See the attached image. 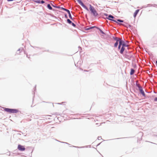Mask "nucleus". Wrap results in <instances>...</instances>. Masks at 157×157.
Listing matches in <instances>:
<instances>
[{
    "label": "nucleus",
    "mask_w": 157,
    "mask_h": 157,
    "mask_svg": "<svg viewBox=\"0 0 157 157\" xmlns=\"http://www.w3.org/2000/svg\"><path fill=\"white\" fill-rule=\"evenodd\" d=\"M90 10L91 13L93 14L94 17H96L98 15L96 10L94 9V7L92 6L91 5H90Z\"/></svg>",
    "instance_id": "1"
},
{
    "label": "nucleus",
    "mask_w": 157,
    "mask_h": 157,
    "mask_svg": "<svg viewBox=\"0 0 157 157\" xmlns=\"http://www.w3.org/2000/svg\"><path fill=\"white\" fill-rule=\"evenodd\" d=\"M114 18V17L111 14L109 15L108 16V17H106V18L109 19V20L113 21L117 23V22L116 20L114 19H113Z\"/></svg>",
    "instance_id": "3"
},
{
    "label": "nucleus",
    "mask_w": 157,
    "mask_h": 157,
    "mask_svg": "<svg viewBox=\"0 0 157 157\" xmlns=\"http://www.w3.org/2000/svg\"><path fill=\"white\" fill-rule=\"evenodd\" d=\"M134 72H135V70L134 69L132 68L131 69L130 74L131 75H132L134 73Z\"/></svg>",
    "instance_id": "13"
},
{
    "label": "nucleus",
    "mask_w": 157,
    "mask_h": 157,
    "mask_svg": "<svg viewBox=\"0 0 157 157\" xmlns=\"http://www.w3.org/2000/svg\"><path fill=\"white\" fill-rule=\"evenodd\" d=\"M64 16H65V17L66 18H67V17H67V14H65Z\"/></svg>",
    "instance_id": "32"
},
{
    "label": "nucleus",
    "mask_w": 157,
    "mask_h": 157,
    "mask_svg": "<svg viewBox=\"0 0 157 157\" xmlns=\"http://www.w3.org/2000/svg\"><path fill=\"white\" fill-rule=\"evenodd\" d=\"M66 11L67 12L68 14L71 13L70 11L69 10H67H67Z\"/></svg>",
    "instance_id": "28"
},
{
    "label": "nucleus",
    "mask_w": 157,
    "mask_h": 157,
    "mask_svg": "<svg viewBox=\"0 0 157 157\" xmlns=\"http://www.w3.org/2000/svg\"><path fill=\"white\" fill-rule=\"evenodd\" d=\"M117 21H118L120 22H122L123 23V22H124L123 20L120 19H117Z\"/></svg>",
    "instance_id": "18"
},
{
    "label": "nucleus",
    "mask_w": 157,
    "mask_h": 157,
    "mask_svg": "<svg viewBox=\"0 0 157 157\" xmlns=\"http://www.w3.org/2000/svg\"><path fill=\"white\" fill-rule=\"evenodd\" d=\"M71 24L72 26L74 27H75L76 26V25L74 23L72 22V23Z\"/></svg>",
    "instance_id": "22"
},
{
    "label": "nucleus",
    "mask_w": 157,
    "mask_h": 157,
    "mask_svg": "<svg viewBox=\"0 0 157 157\" xmlns=\"http://www.w3.org/2000/svg\"><path fill=\"white\" fill-rule=\"evenodd\" d=\"M118 44V42H116L114 44V47L116 48L117 47V46Z\"/></svg>",
    "instance_id": "20"
},
{
    "label": "nucleus",
    "mask_w": 157,
    "mask_h": 157,
    "mask_svg": "<svg viewBox=\"0 0 157 157\" xmlns=\"http://www.w3.org/2000/svg\"><path fill=\"white\" fill-rule=\"evenodd\" d=\"M66 11L67 12L68 14L71 13L70 11L69 10H67H67Z\"/></svg>",
    "instance_id": "29"
},
{
    "label": "nucleus",
    "mask_w": 157,
    "mask_h": 157,
    "mask_svg": "<svg viewBox=\"0 0 157 157\" xmlns=\"http://www.w3.org/2000/svg\"><path fill=\"white\" fill-rule=\"evenodd\" d=\"M120 44L121 45L124 47H127L128 45L127 44L124 42V41L122 39L121 40H120Z\"/></svg>",
    "instance_id": "5"
},
{
    "label": "nucleus",
    "mask_w": 157,
    "mask_h": 157,
    "mask_svg": "<svg viewBox=\"0 0 157 157\" xmlns=\"http://www.w3.org/2000/svg\"><path fill=\"white\" fill-rule=\"evenodd\" d=\"M61 10H64V11H66V10H67V9H65V8H63V7H62L61 8Z\"/></svg>",
    "instance_id": "25"
},
{
    "label": "nucleus",
    "mask_w": 157,
    "mask_h": 157,
    "mask_svg": "<svg viewBox=\"0 0 157 157\" xmlns=\"http://www.w3.org/2000/svg\"><path fill=\"white\" fill-rule=\"evenodd\" d=\"M84 71H87L86 70H84Z\"/></svg>",
    "instance_id": "36"
},
{
    "label": "nucleus",
    "mask_w": 157,
    "mask_h": 157,
    "mask_svg": "<svg viewBox=\"0 0 157 157\" xmlns=\"http://www.w3.org/2000/svg\"><path fill=\"white\" fill-rule=\"evenodd\" d=\"M34 2L36 3H40V0H36L34 1Z\"/></svg>",
    "instance_id": "19"
},
{
    "label": "nucleus",
    "mask_w": 157,
    "mask_h": 157,
    "mask_svg": "<svg viewBox=\"0 0 157 157\" xmlns=\"http://www.w3.org/2000/svg\"><path fill=\"white\" fill-rule=\"evenodd\" d=\"M105 15L106 16H108V14L106 13H105Z\"/></svg>",
    "instance_id": "37"
},
{
    "label": "nucleus",
    "mask_w": 157,
    "mask_h": 157,
    "mask_svg": "<svg viewBox=\"0 0 157 157\" xmlns=\"http://www.w3.org/2000/svg\"><path fill=\"white\" fill-rule=\"evenodd\" d=\"M129 26L130 27H131V25H129Z\"/></svg>",
    "instance_id": "40"
},
{
    "label": "nucleus",
    "mask_w": 157,
    "mask_h": 157,
    "mask_svg": "<svg viewBox=\"0 0 157 157\" xmlns=\"http://www.w3.org/2000/svg\"><path fill=\"white\" fill-rule=\"evenodd\" d=\"M28 55H27V57H28V58H29V57H28Z\"/></svg>",
    "instance_id": "39"
},
{
    "label": "nucleus",
    "mask_w": 157,
    "mask_h": 157,
    "mask_svg": "<svg viewBox=\"0 0 157 157\" xmlns=\"http://www.w3.org/2000/svg\"><path fill=\"white\" fill-rule=\"evenodd\" d=\"M139 90L140 93L142 94V95L143 96H145V93H144V91H143V90L142 88V87L140 88L139 89Z\"/></svg>",
    "instance_id": "7"
},
{
    "label": "nucleus",
    "mask_w": 157,
    "mask_h": 157,
    "mask_svg": "<svg viewBox=\"0 0 157 157\" xmlns=\"http://www.w3.org/2000/svg\"><path fill=\"white\" fill-rule=\"evenodd\" d=\"M139 11V9H137L136 10L135 12L134 13L133 16H134V17H135V18L136 17L137 14L138 13Z\"/></svg>",
    "instance_id": "8"
},
{
    "label": "nucleus",
    "mask_w": 157,
    "mask_h": 157,
    "mask_svg": "<svg viewBox=\"0 0 157 157\" xmlns=\"http://www.w3.org/2000/svg\"><path fill=\"white\" fill-rule=\"evenodd\" d=\"M17 149L20 151H24L25 148L24 146H22L20 144H19L18 146Z\"/></svg>",
    "instance_id": "4"
},
{
    "label": "nucleus",
    "mask_w": 157,
    "mask_h": 157,
    "mask_svg": "<svg viewBox=\"0 0 157 157\" xmlns=\"http://www.w3.org/2000/svg\"><path fill=\"white\" fill-rule=\"evenodd\" d=\"M45 3V2L43 0L40 1V3L43 4Z\"/></svg>",
    "instance_id": "27"
},
{
    "label": "nucleus",
    "mask_w": 157,
    "mask_h": 157,
    "mask_svg": "<svg viewBox=\"0 0 157 157\" xmlns=\"http://www.w3.org/2000/svg\"><path fill=\"white\" fill-rule=\"evenodd\" d=\"M67 22L70 24H71L72 23V21L69 19L67 20Z\"/></svg>",
    "instance_id": "17"
},
{
    "label": "nucleus",
    "mask_w": 157,
    "mask_h": 157,
    "mask_svg": "<svg viewBox=\"0 0 157 157\" xmlns=\"http://www.w3.org/2000/svg\"><path fill=\"white\" fill-rule=\"evenodd\" d=\"M61 7H60V6H57V7H56V8H57L60 9H61Z\"/></svg>",
    "instance_id": "31"
},
{
    "label": "nucleus",
    "mask_w": 157,
    "mask_h": 157,
    "mask_svg": "<svg viewBox=\"0 0 157 157\" xmlns=\"http://www.w3.org/2000/svg\"><path fill=\"white\" fill-rule=\"evenodd\" d=\"M154 101H157V97L155 98L154 99Z\"/></svg>",
    "instance_id": "33"
},
{
    "label": "nucleus",
    "mask_w": 157,
    "mask_h": 157,
    "mask_svg": "<svg viewBox=\"0 0 157 157\" xmlns=\"http://www.w3.org/2000/svg\"><path fill=\"white\" fill-rule=\"evenodd\" d=\"M96 28H97L100 31V33H101L102 34H104V35H105V33L103 32L100 28H98V27H96Z\"/></svg>",
    "instance_id": "12"
},
{
    "label": "nucleus",
    "mask_w": 157,
    "mask_h": 157,
    "mask_svg": "<svg viewBox=\"0 0 157 157\" xmlns=\"http://www.w3.org/2000/svg\"><path fill=\"white\" fill-rule=\"evenodd\" d=\"M24 52L25 53V51H24Z\"/></svg>",
    "instance_id": "42"
},
{
    "label": "nucleus",
    "mask_w": 157,
    "mask_h": 157,
    "mask_svg": "<svg viewBox=\"0 0 157 157\" xmlns=\"http://www.w3.org/2000/svg\"><path fill=\"white\" fill-rule=\"evenodd\" d=\"M82 1L81 0H79L78 1V3H79L81 2Z\"/></svg>",
    "instance_id": "35"
},
{
    "label": "nucleus",
    "mask_w": 157,
    "mask_h": 157,
    "mask_svg": "<svg viewBox=\"0 0 157 157\" xmlns=\"http://www.w3.org/2000/svg\"><path fill=\"white\" fill-rule=\"evenodd\" d=\"M82 7H83L84 9H85L86 10H87L89 11L88 9L85 5H84Z\"/></svg>",
    "instance_id": "16"
},
{
    "label": "nucleus",
    "mask_w": 157,
    "mask_h": 157,
    "mask_svg": "<svg viewBox=\"0 0 157 157\" xmlns=\"http://www.w3.org/2000/svg\"><path fill=\"white\" fill-rule=\"evenodd\" d=\"M69 15V18L71 20H73V18H72V16L71 15V13L70 14H68Z\"/></svg>",
    "instance_id": "21"
},
{
    "label": "nucleus",
    "mask_w": 157,
    "mask_h": 157,
    "mask_svg": "<svg viewBox=\"0 0 157 157\" xmlns=\"http://www.w3.org/2000/svg\"><path fill=\"white\" fill-rule=\"evenodd\" d=\"M8 2H11L13 1V0H7Z\"/></svg>",
    "instance_id": "34"
},
{
    "label": "nucleus",
    "mask_w": 157,
    "mask_h": 157,
    "mask_svg": "<svg viewBox=\"0 0 157 157\" xmlns=\"http://www.w3.org/2000/svg\"><path fill=\"white\" fill-rule=\"evenodd\" d=\"M121 45L119 43L118 46V50H119L121 49Z\"/></svg>",
    "instance_id": "23"
},
{
    "label": "nucleus",
    "mask_w": 157,
    "mask_h": 157,
    "mask_svg": "<svg viewBox=\"0 0 157 157\" xmlns=\"http://www.w3.org/2000/svg\"><path fill=\"white\" fill-rule=\"evenodd\" d=\"M125 50L124 47L122 46L120 51V52L121 54H123V52Z\"/></svg>",
    "instance_id": "9"
},
{
    "label": "nucleus",
    "mask_w": 157,
    "mask_h": 157,
    "mask_svg": "<svg viewBox=\"0 0 157 157\" xmlns=\"http://www.w3.org/2000/svg\"><path fill=\"white\" fill-rule=\"evenodd\" d=\"M82 6H83L84 5L83 3L81 1V2L79 3Z\"/></svg>",
    "instance_id": "24"
},
{
    "label": "nucleus",
    "mask_w": 157,
    "mask_h": 157,
    "mask_svg": "<svg viewBox=\"0 0 157 157\" xmlns=\"http://www.w3.org/2000/svg\"><path fill=\"white\" fill-rule=\"evenodd\" d=\"M136 86L138 87L139 89H140V88L142 87L140 86V84L138 83V81H136Z\"/></svg>",
    "instance_id": "14"
},
{
    "label": "nucleus",
    "mask_w": 157,
    "mask_h": 157,
    "mask_svg": "<svg viewBox=\"0 0 157 157\" xmlns=\"http://www.w3.org/2000/svg\"><path fill=\"white\" fill-rule=\"evenodd\" d=\"M156 65L157 66V60L156 61Z\"/></svg>",
    "instance_id": "38"
},
{
    "label": "nucleus",
    "mask_w": 157,
    "mask_h": 157,
    "mask_svg": "<svg viewBox=\"0 0 157 157\" xmlns=\"http://www.w3.org/2000/svg\"><path fill=\"white\" fill-rule=\"evenodd\" d=\"M96 28V27L95 26H92V27H86V28L85 29V30H90L91 29H93V28Z\"/></svg>",
    "instance_id": "11"
},
{
    "label": "nucleus",
    "mask_w": 157,
    "mask_h": 157,
    "mask_svg": "<svg viewBox=\"0 0 157 157\" xmlns=\"http://www.w3.org/2000/svg\"><path fill=\"white\" fill-rule=\"evenodd\" d=\"M118 24H119L120 25H123L124 26H126L125 25H124V24H123V23H118L117 22V23Z\"/></svg>",
    "instance_id": "26"
},
{
    "label": "nucleus",
    "mask_w": 157,
    "mask_h": 157,
    "mask_svg": "<svg viewBox=\"0 0 157 157\" xmlns=\"http://www.w3.org/2000/svg\"><path fill=\"white\" fill-rule=\"evenodd\" d=\"M112 38L115 41H116V42H117L118 43L119 42V44L120 43V41L121 40H122L121 39H120L119 38L115 36H113Z\"/></svg>",
    "instance_id": "6"
},
{
    "label": "nucleus",
    "mask_w": 157,
    "mask_h": 157,
    "mask_svg": "<svg viewBox=\"0 0 157 157\" xmlns=\"http://www.w3.org/2000/svg\"><path fill=\"white\" fill-rule=\"evenodd\" d=\"M47 8L49 10H52L53 11H55L56 10L52 8L51 6L49 4H48L47 5Z\"/></svg>",
    "instance_id": "10"
},
{
    "label": "nucleus",
    "mask_w": 157,
    "mask_h": 157,
    "mask_svg": "<svg viewBox=\"0 0 157 157\" xmlns=\"http://www.w3.org/2000/svg\"><path fill=\"white\" fill-rule=\"evenodd\" d=\"M4 110L10 113H16L18 112V111L16 109H10L9 108H5Z\"/></svg>",
    "instance_id": "2"
},
{
    "label": "nucleus",
    "mask_w": 157,
    "mask_h": 157,
    "mask_svg": "<svg viewBox=\"0 0 157 157\" xmlns=\"http://www.w3.org/2000/svg\"><path fill=\"white\" fill-rule=\"evenodd\" d=\"M77 1H78L79 0H76Z\"/></svg>",
    "instance_id": "41"
},
{
    "label": "nucleus",
    "mask_w": 157,
    "mask_h": 157,
    "mask_svg": "<svg viewBox=\"0 0 157 157\" xmlns=\"http://www.w3.org/2000/svg\"><path fill=\"white\" fill-rule=\"evenodd\" d=\"M23 50V48H19L17 51V52H18V51H21V52H20L19 53H17V54H20V53L21 52H22V51Z\"/></svg>",
    "instance_id": "15"
},
{
    "label": "nucleus",
    "mask_w": 157,
    "mask_h": 157,
    "mask_svg": "<svg viewBox=\"0 0 157 157\" xmlns=\"http://www.w3.org/2000/svg\"><path fill=\"white\" fill-rule=\"evenodd\" d=\"M51 5H52V6L53 7H54V8H56L57 6H55V5H53V4H51Z\"/></svg>",
    "instance_id": "30"
}]
</instances>
